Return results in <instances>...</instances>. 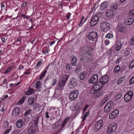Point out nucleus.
I'll return each instance as SVG.
<instances>
[{
  "label": "nucleus",
  "mask_w": 134,
  "mask_h": 134,
  "mask_svg": "<svg viewBox=\"0 0 134 134\" xmlns=\"http://www.w3.org/2000/svg\"><path fill=\"white\" fill-rule=\"evenodd\" d=\"M119 31L121 32H125L126 29V28L122 25H120L118 27Z\"/></svg>",
  "instance_id": "25"
},
{
  "label": "nucleus",
  "mask_w": 134,
  "mask_h": 134,
  "mask_svg": "<svg viewBox=\"0 0 134 134\" xmlns=\"http://www.w3.org/2000/svg\"><path fill=\"white\" fill-rule=\"evenodd\" d=\"M42 84L40 81H38L37 82L36 85V88H41Z\"/></svg>",
  "instance_id": "33"
},
{
  "label": "nucleus",
  "mask_w": 134,
  "mask_h": 134,
  "mask_svg": "<svg viewBox=\"0 0 134 134\" xmlns=\"http://www.w3.org/2000/svg\"><path fill=\"white\" fill-rule=\"evenodd\" d=\"M21 110L18 107H16L13 110L12 112V115L14 117L18 116L21 113Z\"/></svg>",
  "instance_id": "11"
},
{
  "label": "nucleus",
  "mask_w": 134,
  "mask_h": 134,
  "mask_svg": "<svg viewBox=\"0 0 134 134\" xmlns=\"http://www.w3.org/2000/svg\"><path fill=\"white\" fill-rule=\"evenodd\" d=\"M108 6V2L102 3L100 5V8L101 10L103 11Z\"/></svg>",
  "instance_id": "17"
},
{
  "label": "nucleus",
  "mask_w": 134,
  "mask_h": 134,
  "mask_svg": "<svg viewBox=\"0 0 134 134\" xmlns=\"http://www.w3.org/2000/svg\"><path fill=\"white\" fill-rule=\"evenodd\" d=\"M47 72V71L45 70L42 72V73L40 75V79L41 80L43 78L45 75V74Z\"/></svg>",
  "instance_id": "39"
},
{
  "label": "nucleus",
  "mask_w": 134,
  "mask_h": 134,
  "mask_svg": "<svg viewBox=\"0 0 134 134\" xmlns=\"http://www.w3.org/2000/svg\"><path fill=\"white\" fill-rule=\"evenodd\" d=\"M4 18V16H1V18L0 19V21L2 22L3 21V19Z\"/></svg>",
  "instance_id": "64"
},
{
  "label": "nucleus",
  "mask_w": 134,
  "mask_h": 134,
  "mask_svg": "<svg viewBox=\"0 0 134 134\" xmlns=\"http://www.w3.org/2000/svg\"><path fill=\"white\" fill-rule=\"evenodd\" d=\"M81 104H78L77 106V108L78 109H79L81 108Z\"/></svg>",
  "instance_id": "62"
},
{
  "label": "nucleus",
  "mask_w": 134,
  "mask_h": 134,
  "mask_svg": "<svg viewBox=\"0 0 134 134\" xmlns=\"http://www.w3.org/2000/svg\"><path fill=\"white\" fill-rule=\"evenodd\" d=\"M103 91L102 90H97L96 93L95 98H97L99 97L103 93Z\"/></svg>",
  "instance_id": "29"
},
{
  "label": "nucleus",
  "mask_w": 134,
  "mask_h": 134,
  "mask_svg": "<svg viewBox=\"0 0 134 134\" xmlns=\"http://www.w3.org/2000/svg\"><path fill=\"white\" fill-rule=\"evenodd\" d=\"M24 124V121L23 119H19L16 122V127L20 128L22 127Z\"/></svg>",
  "instance_id": "19"
},
{
  "label": "nucleus",
  "mask_w": 134,
  "mask_h": 134,
  "mask_svg": "<svg viewBox=\"0 0 134 134\" xmlns=\"http://www.w3.org/2000/svg\"><path fill=\"white\" fill-rule=\"evenodd\" d=\"M122 95V93L121 92H120L118 94H117L116 97V99L119 100L120 99Z\"/></svg>",
  "instance_id": "47"
},
{
  "label": "nucleus",
  "mask_w": 134,
  "mask_h": 134,
  "mask_svg": "<svg viewBox=\"0 0 134 134\" xmlns=\"http://www.w3.org/2000/svg\"><path fill=\"white\" fill-rule=\"evenodd\" d=\"M130 85H131L134 83V76L130 80L129 82Z\"/></svg>",
  "instance_id": "44"
},
{
  "label": "nucleus",
  "mask_w": 134,
  "mask_h": 134,
  "mask_svg": "<svg viewBox=\"0 0 134 134\" xmlns=\"http://www.w3.org/2000/svg\"><path fill=\"white\" fill-rule=\"evenodd\" d=\"M82 52L83 54H85L87 53L88 51V48L86 46H82L81 47Z\"/></svg>",
  "instance_id": "26"
},
{
  "label": "nucleus",
  "mask_w": 134,
  "mask_h": 134,
  "mask_svg": "<svg viewBox=\"0 0 134 134\" xmlns=\"http://www.w3.org/2000/svg\"><path fill=\"white\" fill-rule=\"evenodd\" d=\"M97 91L95 90V89H94L93 87L91 89L90 91V92L91 94H96L97 92Z\"/></svg>",
  "instance_id": "46"
},
{
  "label": "nucleus",
  "mask_w": 134,
  "mask_h": 134,
  "mask_svg": "<svg viewBox=\"0 0 134 134\" xmlns=\"http://www.w3.org/2000/svg\"><path fill=\"white\" fill-rule=\"evenodd\" d=\"M35 100L34 98L30 97L28 99L29 104L30 105H33L35 102Z\"/></svg>",
  "instance_id": "27"
},
{
  "label": "nucleus",
  "mask_w": 134,
  "mask_h": 134,
  "mask_svg": "<svg viewBox=\"0 0 134 134\" xmlns=\"http://www.w3.org/2000/svg\"><path fill=\"white\" fill-rule=\"evenodd\" d=\"M114 103L112 101H109L105 105L104 111L105 113H109L114 107Z\"/></svg>",
  "instance_id": "4"
},
{
  "label": "nucleus",
  "mask_w": 134,
  "mask_h": 134,
  "mask_svg": "<svg viewBox=\"0 0 134 134\" xmlns=\"http://www.w3.org/2000/svg\"><path fill=\"white\" fill-rule=\"evenodd\" d=\"M98 34L95 31H92L90 32L88 35V38L89 40L93 41L96 40L98 38Z\"/></svg>",
  "instance_id": "9"
},
{
  "label": "nucleus",
  "mask_w": 134,
  "mask_h": 134,
  "mask_svg": "<svg viewBox=\"0 0 134 134\" xmlns=\"http://www.w3.org/2000/svg\"><path fill=\"white\" fill-rule=\"evenodd\" d=\"M103 125V120H100L96 123L93 125V128L95 131H97L99 130L102 127Z\"/></svg>",
  "instance_id": "5"
},
{
  "label": "nucleus",
  "mask_w": 134,
  "mask_h": 134,
  "mask_svg": "<svg viewBox=\"0 0 134 134\" xmlns=\"http://www.w3.org/2000/svg\"><path fill=\"white\" fill-rule=\"evenodd\" d=\"M57 80L56 79H54L53 81V83H52L51 85L52 86H54L55 83H56Z\"/></svg>",
  "instance_id": "58"
},
{
  "label": "nucleus",
  "mask_w": 134,
  "mask_h": 134,
  "mask_svg": "<svg viewBox=\"0 0 134 134\" xmlns=\"http://www.w3.org/2000/svg\"><path fill=\"white\" fill-rule=\"evenodd\" d=\"M119 114V110L116 109L114 110L109 115V117L110 119H113L117 117Z\"/></svg>",
  "instance_id": "12"
},
{
  "label": "nucleus",
  "mask_w": 134,
  "mask_h": 134,
  "mask_svg": "<svg viewBox=\"0 0 134 134\" xmlns=\"http://www.w3.org/2000/svg\"><path fill=\"white\" fill-rule=\"evenodd\" d=\"M70 64H68L66 66V69L68 71H69L70 70Z\"/></svg>",
  "instance_id": "53"
},
{
  "label": "nucleus",
  "mask_w": 134,
  "mask_h": 134,
  "mask_svg": "<svg viewBox=\"0 0 134 134\" xmlns=\"http://www.w3.org/2000/svg\"><path fill=\"white\" fill-rule=\"evenodd\" d=\"M58 85L57 87V89L60 91H62L64 89L65 83L59 80L58 82Z\"/></svg>",
  "instance_id": "13"
},
{
  "label": "nucleus",
  "mask_w": 134,
  "mask_h": 134,
  "mask_svg": "<svg viewBox=\"0 0 134 134\" xmlns=\"http://www.w3.org/2000/svg\"><path fill=\"white\" fill-rule=\"evenodd\" d=\"M98 79V76L97 74H95L92 76L88 80V82L91 83H94L96 82Z\"/></svg>",
  "instance_id": "14"
},
{
  "label": "nucleus",
  "mask_w": 134,
  "mask_h": 134,
  "mask_svg": "<svg viewBox=\"0 0 134 134\" xmlns=\"http://www.w3.org/2000/svg\"><path fill=\"white\" fill-rule=\"evenodd\" d=\"M122 60V58L121 57H120L118 59H117L116 60V64H119V63L120 62H121Z\"/></svg>",
  "instance_id": "40"
},
{
  "label": "nucleus",
  "mask_w": 134,
  "mask_h": 134,
  "mask_svg": "<svg viewBox=\"0 0 134 134\" xmlns=\"http://www.w3.org/2000/svg\"><path fill=\"white\" fill-rule=\"evenodd\" d=\"M48 114V113L47 111H46L45 114V115L47 118H48L50 117Z\"/></svg>",
  "instance_id": "59"
},
{
  "label": "nucleus",
  "mask_w": 134,
  "mask_h": 134,
  "mask_svg": "<svg viewBox=\"0 0 134 134\" xmlns=\"http://www.w3.org/2000/svg\"><path fill=\"white\" fill-rule=\"evenodd\" d=\"M120 66L119 65L116 66L114 69V71L116 73H118L120 69Z\"/></svg>",
  "instance_id": "38"
},
{
  "label": "nucleus",
  "mask_w": 134,
  "mask_h": 134,
  "mask_svg": "<svg viewBox=\"0 0 134 134\" xmlns=\"http://www.w3.org/2000/svg\"><path fill=\"white\" fill-rule=\"evenodd\" d=\"M77 81L75 78H71L70 79L68 86L70 89H73L77 86Z\"/></svg>",
  "instance_id": "6"
},
{
  "label": "nucleus",
  "mask_w": 134,
  "mask_h": 134,
  "mask_svg": "<svg viewBox=\"0 0 134 134\" xmlns=\"http://www.w3.org/2000/svg\"><path fill=\"white\" fill-rule=\"evenodd\" d=\"M122 46L120 41L118 42L115 46V49L116 51H118L120 49Z\"/></svg>",
  "instance_id": "28"
},
{
  "label": "nucleus",
  "mask_w": 134,
  "mask_h": 134,
  "mask_svg": "<svg viewBox=\"0 0 134 134\" xmlns=\"http://www.w3.org/2000/svg\"><path fill=\"white\" fill-rule=\"evenodd\" d=\"M32 110L31 109H29L27 110L24 113L25 116H27L31 114L32 113Z\"/></svg>",
  "instance_id": "37"
},
{
  "label": "nucleus",
  "mask_w": 134,
  "mask_h": 134,
  "mask_svg": "<svg viewBox=\"0 0 134 134\" xmlns=\"http://www.w3.org/2000/svg\"><path fill=\"white\" fill-rule=\"evenodd\" d=\"M131 50L129 48L126 49L124 51V54L126 57L129 55L130 53Z\"/></svg>",
  "instance_id": "32"
},
{
  "label": "nucleus",
  "mask_w": 134,
  "mask_h": 134,
  "mask_svg": "<svg viewBox=\"0 0 134 134\" xmlns=\"http://www.w3.org/2000/svg\"><path fill=\"white\" fill-rule=\"evenodd\" d=\"M118 8V5L116 4H113L111 5L110 9H112V10H114L115 12L117 11Z\"/></svg>",
  "instance_id": "31"
},
{
  "label": "nucleus",
  "mask_w": 134,
  "mask_h": 134,
  "mask_svg": "<svg viewBox=\"0 0 134 134\" xmlns=\"http://www.w3.org/2000/svg\"><path fill=\"white\" fill-rule=\"evenodd\" d=\"M79 94V91L77 90H74L71 91L69 95V99L73 100L76 98Z\"/></svg>",
  "instance_id": "7"
},
{
  "label": "nucleus",
  "mask_w": 134,
  "mask_h": 134,
  "mask_svg": "<svg viewBox=\"0 0 134 134\" xmlns=\"http://www.w3.org/2000/svg\"><path fill=\"white\" fill-rule=\"evenodd\" d=\"M84 18L83 16H82V17L81 18V20L80 21V23L79 25V26H80V24H81L83 23V19Z\"/></svg>",
  "instance_id": "61"
},
{
  "label": "nucleus",
  "mask_w": 134,
  "mask_h": 134,
  "mask_svg": "<svg viewBox=\"0 0 134 134\" xmlns=\"http://www.w3.org/2000/svg\"><path fill=\"white\" fill-rule=\"evenodd\" d=\"M129 15L130 16L134 17V9L130 11Z\"/></svg>",
  "instance_id": "42"
},
{
  "label": "nucleus",
  "mask_w": 134,
  "mask_h": 134,
  "mask_svg": "<svg viewBox=\"0 0 134 134\" xmlns=\"http://www.w3.org/2000/svg\"><path fill=\"white\" fill-rule=\"evenodd\" d=\"M103 86L102 85V84L100 83V82H97L96 84L94 85L93 87L95 90H102V88Z\"/></svg>",
  "instance_id": "20"
},
{
  "label": "nucleus",
  "mask_w": 134,
  "mask_h": 134,
  "mask_svg": "<svg viewBox=\"0 0 134 134\" xmlns=\"http://www.w3.org/2000/svg\"><path fill=\"white\" fill-rule=\"evenodd\" d=\"M112 9H110L107 10L106 12V14L107 16L109 18H110L114 15V13L115 12Z\"/></svg>",
  "instance_id": "18"
},
{
  "label": "nucleus",
  "mask_w": 134,
  "mask_h": 134,
  "mask_svg": "<svg viewBox=\"0 0 134 134\" xmlns=\"http://www.w3.org/2000/svg\"><path fill=\"white\" fill-rule=\"evenodd\" d=\"M106 38H111L113 37V35L111 34H108L105 36Z\"/></svg>",
  "instance_id": "50"
},
{
  "label": "nucleus",
  "mask_w": 134,
  "mask_h": 134,
  "mask_svg": "<svg viewBox=\"0 0 134 134\" xmlns=\"http://www.w3.org/2000/svg\"><path fill=\"white\" fill-rule=\"evenodd\" d=\"M134 22V19L130 18L126 19L125 21V23L127 25H130L132 24Z\"/></svg>",
  "instance_id": "21"
},
{
  "label": "nucleus",
  "mask_w": 134,
  "mask_h": 134,
  "mask_svg": "<svg viewBox=\"0 0 134 134\" xmlns=\"http://www.w3.org/2000/svg\"><path fill=\"white\" fill-rule=\"evenodd\" d=\"M90 111L89 110H88L87 112L85 114L83 118V120H85L86 118V117H87L88 116L90 115Z\"/></svg>",
  "instance_id": "43"
},
{
  "label": "nucleus",
  "mask_w": 134,
  "mask_h": 134,
  "mask_svg": "<svg viewBox=\"0 0 134 134\" xmlns=\"http://www.w3.org/2000/svg\"><path fill=\"white\" fill-rule=\"evenodd\" d=\"M13 67L12 66H10L8 67L7 68V70H5L4 72V74H8V72L10 71L11 70L13 69Z\"/></svg>",
  "instance_id": "41"
},
{
  "label": "nucleus",
  "mask_w": 134,
  "mask_h": 134,
  "mask_svg": "<svg viewBox=\"0 0 134 134\" xmlns=\"http://www.w3.org/2000/svg\"><path fill=\"white\" fill-rule=\"evenodd\" d=\"M101 30L102 31L107 32L110 28V24L107 22H102L100 24Z\"/></svg>",
  "instance_id": "1"
},
{
  "label": "nucleus",
  "mask_w": 134,
  "mask_h": 134,
  "mask_svg": "<svg viewBox=\"0 0 134 134\" xmlns=\"http://www.w3.org/2000/svg\"><path fill=\"white\" fill-rule=\"evenodd\" d=\"M134 67V60L132 62L129 66V68L130 69Z\"/></svg>",
  "instance_id": "49"
},
{
  "label": "nucleus",
  "mask_w": 134,
  "mask_h": 134,
  "mask_svg": "<svg viewBox=\"0 0 134 134\" xmlns=\"http://www.w3.org/2000/svg\"><path fill=\"white\" fill-rule=\"evenodd\" d=\"M117 128L116 124L114 123L109 124L108 126V132L109 133H111L114 132Z\"/></svg>",
  "instance_id": "8"
},
{
  "label": "nucleus",
  "mask_w": 134,
  "mask_h": 134,
  "mask_svg": "<svg viewBox=\"0 0 134 134\" xmlns=\"http://www.w3.org/2000/svg\"><path fill=\"white\" fill-rule=\"evenodd\" d=\"M69 119L68 118H65L63 122L62 126V127H63L65 125L66 123L68 121Z\"/></svg>",
  "instance_id": "48"
},
{
  "label": "nucleus",
  "mask_w": 134,
  "mask_h": 134,
  "mask_svg": "<svg viewBox=\"0 0 134 134\" xmlns=\"http://www.w3.org/2000/svg\"><path fill=\"white\" fill-rule=\"evenodd\" d=\"M12 128H10L9 129H7L4 133V134H8L12 130Z\"/></svg>",
  "instance_id": "51"
},
{
  "label": "nucleus",
  "mask_w": 134,
  "mask_h": 134,
  "mask_svg": "<svg viewBox=\"0 0 134 134\" xmlns=\"http://www.w3.org/2000/svg\"><path fill=\"white\" fill-rule=\"evenodd\" d=\"M89 105H88L87 104L85 105L83 109V112L82 114H83L85 111L86 110V109L87 108L89 107Z\"/></svg>",
  "instance_id": "52"
},
{
  "label": "nucleus",
  "mask_w": 134,
  "mask_h": 134,
  "mask_svg": "<svg viewBox=\"0 0 134 134\" xmlns=\"http://www.w3.org/2000/svg\"><path fill=\"white\" fill-rule=\"evenodd\" d=\"M130 44L131 45H134V36H133L130 40Z\"/></svg>",
  "instance_id": "45"
},
{
  "label": "nucleus",
  "mask_w": 134,
  "mask_h": 134,
  "mask_svg": "<svg viewBox=\"0 0 134 134\" xmlns=\"http://www.w3.org/2000/svg\"><path fill=\"white\" fill-rule=\"evenodd\" d=\"M99 15H95L92 16L90 22V25L92 26L96 25L100 19L101 17L99 16Z\"/></svg>",
  "instance_id": "2"
},
{
  "label": "nucleus",
  "mask_w": 134,
  "mask_h": 134,
  "mask_svg": "<svg viewBox=\"0 0 134 134\" xmlns=\"http://www.w3.org/2000/svg\"><path fill=\"white\" fill-rule=\"evenodd\" d=\"M42 64V62L41 61H39L36 64L37 66H40Z\"/></svg>",
  "instance_id": "60"
},
{
  "label": "nucleus",
  "mask_w": 134,
  "mask_h": 134,
  "mask_svg": "<svg viewBox=\"0 0 134 134\" xmlns=\"http://www.w3.org/2000/svg\"><path fill=\"white\" fill-rule=\"evenodd\" d=\"M124 80V77H121L117 81V84L119 85Z\"/></svg>",
  "instance_id": "36"
},
{
  "label": "nucleus",
  "mask_w": 134,
  "mask_h": 134,
  "mask_svg": "<svg viewBox=\"0 0 134 134\" xmlns=\"http://www.w3.org/2000/svg\"><path fill=\"white\" fill-rule=\"evenodd\" d=\"M109 79L108 76L107 75L103 76L100 80L99 82H100L102 85L104 86L108 81Z\"/></svg>",
  "instance_id": "15"
},
{
  "label": "nucleus",
  "mask_w": 134,
  "mask_h": 134,
  "mask_svg": "<svg viewBox=\"0 0 134 134\" xmlns=\"http://www.w3.org/2000/svg\"><path fill=\"white\" fill-rule=\"evenodd\" d=\"M70 75H62L61 76L60 79L59 80L60 81H62L63 82L66 83L68 79L69 78Z\"/></svg>",
  "instance_id": "16"
},
{
  "label": "nucleus",
  "mask_w": 134,
  "mask_h": 134,
  "mask_svg": "<svg viewBox=\"0 0 134 134\" xmlns=\"http://www.w3.org/2000/svg\"><path fill=\"white\" fill-rule=\"evenodd\" d=\"M133 93L132 91H129L124 96V100L125 102H131L133 98Z\"/></svg>",
  "instance_id": "3"
},
{
  "label": "nucleus",
  "mask_w": 134,
  "mask_h": 134,
  "mask_svg": "<svg viewBox=\"0 0 134 134\" xmlns=\"http://www.w3.org/2000/svg\"><path fill=\"white\" fill-rule=\"evenodd\" d=\"M18 76L17 74L14 75L12 76V78L14 80L18 78Z\"/></svg>",
  "instance_id": "56"
},
{
  "label": "nucleus",
  "mask_w": 134,
  "mask_h": 134,
  "mask_svg": "<svg viewBox=\"0 0 134 134\" xmlns=\"http://www.w3.org/2000/svg\"><path fill=\"white\" fill-rule=\"evenodd\" d=\"M1 10H3L5 9V5L3 3H2L1 4Z\"/></svg>",
  "instance_id": "57"
},
{
  "label": "nucleus",
  "mask_w": 134,
  "mask_h": 134,
  "mask_svg": "<svg viewBox=\"0 0 134 134\" xmlns=\"http://www.w3.org/2000/svg\"><path fill=\"white\" fill-rule=\"evenodd\" d=\"M9 125V124L7 121H5L4 122V127L5 128H6Z\"/></svg>",
  "instance_id": "54"
},
{
  "label": "nucleus",
  "mask_w": 134,
  "mask_h": 134,
  "mask_svg": "<svg viewBox=\"0 0 134 134\" xmlns=\"http://www.w3.org/2000/svg\"><path fill=\"white\" fill-rule=\"evenodd\" d=\"M72 59L71 60V63L73 66H75L77 64L76 58L74 55L71 57Z\"/></svg>",
  "instance_id": "24"
},
{
  "label": "nucleus",
  "mask_w": 134,
  "mask_h": 134,
  "mask_svg": "<svg viewBox=\"0 0 134 134\" xmlns=\"http://www.w3.org/2000/svg\"><path fill=\"white\" fill-rule=\"evenodd\" d=\"M34 92V90L32 88H29L26 92V95H31Z\"/></svg>",
  "instance_id": "30"
},
{
  "label": "nucleus",
  "mask_w": 134,
  "mask_h": 134,
  "mask_svg": "<svg viewBox=\"0 0 134 134\" xmlns=\"http://www.w3.org/2000/svg\"><path fill=\"white\" fill-rule=\"evenodd\" d=\"M27 129L29 134H34L36 131L35 127L34 124H29Z\"/></svg>",
  "instance_id": "10"
},
{
  "label": "nucleus",
  "mask_w": 134,
  "mask_h": 134,
  "mask_svg": "<svg viewBox=\"0 0 134 134\" xmlns=\"http://www.w3.org/2000/svg\"><path fill=\"white\" fill-rule=\"evenodd\" d=\"M109 99V97L107 95L105 96L102 99L100 102V105L101 106L103 105Z\"/></svg>",
  "instance_id": "22"
},
{
  "label": "nucleus",
  "mask_w": 134,
  "mask_h": 134,
  "mask_svg": "<svg viewBox=\"0 0 134 134\" xmlns=\"http://www.w3.org/2000/svg\"><path fill=\"white\" fill-rule=\"evenodd\" d=\"M86 75V73L85 72H82L79 75V77L80 80H83L85 78Z\"/></svg>",
  "instance_id": "23"
},
{
  "label": "nucleus",
  "mask_w": 134,
  "mask_h": 134,
  "mask_svg": "<svg viewBox=\"0 0 134 134\" xmlns=\"http://www.w3.org/2000/svg\"><path fill=\"white\" fill-rule=\"evenodd\" d=\"M110 43V42L107 40L105 41V44L107 45H108Z\"/></svg>",
  "instance_id": "63"
},
{
  "label": "nucleus",
  "mask_w": 134,
  "mask_h": 134,
  "mask_svg": "<svg viewBox=\"0 0 134 134\" xmlns=\"http://www.w3.org/2000/svg\"><path fill=\"white\" fill-rule=\"evenodd\" d=\"M25 99L26 98L25 97H23L18 102V104H23Z\"/></svg>",
  "instance_id": "34"
},
{
  "label": "nucleus",
  "mask_w": 134,
  "mask_h": 134,
  "mask_svg": "<svg viewBox=\"0 0 134 134\" xmlns=\"http://www.w3.org/2000/svg\"><path fill=\"white\" fill-rule=\"evenodd\" d=\"M39 117H37L35 119L34 121L33 124H34V126L37 127V126L38 122L39 119Z\"/></svg>",
  "instance_id": "35"
},
{
  "label": "nucleus",
  "mask_w": 134,
  "mask_h": 134,
  "mask_svg": "<svg viewBox=\"0 0 134 134\" xmlns=\"http://www.w3.org/2000/svg\"><path fill=\"white\" fill-rule=\"evenodd\" d=\"M21 134H29L27 129H26L24 130L21 133Z\"/></svg>",
  "instance_id": "55"
}]
</instances>
